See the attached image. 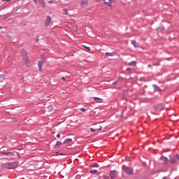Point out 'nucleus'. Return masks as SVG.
<instances>
[{
	"label": "nucleus",
	"mask_w": 179,
	"mask_h": 179,
	"mask_svg": "<svg viewBox=\"0 0 179 179\" xmlns=\"http://www.w3.org/2000/svg\"><path fill=\"white\" fill-rule=\"evenodd\" d=\"M62 80H66V78L65 77H62Z\"/></svg>",
	"instance_id": "2f4dec72"
},
{
	"label": "nucleus",
	"mask_w": 179,
	"mask_h": 179,
	"mask_svg": "<svg viewBox=\"0 0 179 179\" xmlns=\"http://www.w3.org/2000/svg\"><path fill=\"white\" fill-rule=\"evenodd\" d=\"M22 54H23V59L24 62L25 64H27L29 62V58L27 57V52L25 50H22Z\"/></svg>",
	"instance_id": "39448f33"
},
{
	"label": "nucleus",
	"mask_w": 179,
	"mask_h": 179,
	"mask_svg": "<svg viewBox=\"0 0 179 179\" xmlns=\"http://www.w3.org/2000/svg\"><path fill=\"white\" fill-rule=\"evenodd\" d=\"M1 153L5 156H8V157H13V156H15V154L12 152H3Z\"/></svg>",
	"instance_id": "0eeeda50"
},
{
	"label": "nucleus",
	"mask_w": 179,
	"mask_h": 179,
	"mask_svg": "<svg viewBox=\"0 0 179 179\" xmlns=\"http://www.w3.org/2000/svg\"><path fill=\"white\" fill-rule=\"evenodd\" d=\"M63 13H64V15H68V9H66V8H65V9H64L63 10Z\"/></svg>",
	"instance_id": "393cba45"
},
{
	"label": "nucleus",
	"mask_w": 179,
	"mask_h": 179,
	"mask_svg": "<svg viewBox=\"0 0 179 179\" xmlns=\"http://www.w3.org/2000/svg\"><path fill=\"white\" fill-rule=\"evenodd\" d=\"M127 71H132V69H131V68H127Z\"/></svg>",
	"instance_id": "e433bc0d"
},
{
	"label": "nucleus",
	"mask_w": 179,
	"mask_h": 179,
	"mask_svg": "<svg viewBox=\"0 0 179 179\" xmlns=\"http://www.w3.org/2000/svg\"><path fill=\"white\" fill-rule=\"evenodd\" d=\"M50 24H51V17L48 16L45 22V26H46V27H48Z\"/></svg>",
	"instance_id": "423d86ee"
},
{
	"label": "nucleus",
	"mask_w": 179,
	"mask_h": 179,
	"mask_svg": "<svg viewBox=\"0 0 179 179\" xmlns=\"http://www.w3.org/2000/svg\"><path fill=\"white\" fill-rule=\"evenodd\" d=\"M47 110H48V111L51 113V111H52V110H54V107L50 105V106H48Z\"/></svg>",
	"instance_id": "f3484780"
},
{
	"label": "nucleus",
	"mask_w": 179,
	"mask_h": 179,
	"mask_svg": "<svg viewBox=\"0 0 179 179\" xmlns=\"http://www.w3.org/2000/svg\"><path fill=\"white\" fill-rule=\"evenodd\" d=\"M131 64H135V62H132Z\"/></svg>",
	"instance_id": "79ce46f5"
},
{
	"label": "nucleus",
	"mask_w": 179,
	"mask_h": 179,
	"mask_svg": "<svg viewBox=\"0 0 179 179\" xmlns=\"http://www.w3.org/2000/svg\"><path fill=\"white\" fill-rule=\"evenodd\" d=\"M17 155L18 157L20 158V154L17 153Z\"/></svg>",
	"instance_id": "4c0bfd02"
},
{
	"label": "nucleus",
	"mask_w": 179,
	"mask_h": 179,
	"mask_svg": "<svg viewBox=\"0 0 179 179\" xmlns=\"http://www.w3.org/2000/svg\"><path fill=\"white\" fill-rule=\"evenodd\" d=\"M71 142H72V139L71 138H69V139H66V140H64V144L65 145V144H68V143H71Z\"/></svg>",
	"instance_id": "dca6fc26"
},
{
	"label": "nucleus",
	"mask_w": 179,
	"mask_h": 179,
	"mask_svg": "<svg viewBox=\"0 0 179 179\" xmlns=\"http://www.w3.org/2000/svg\"><path fill=\"white\" fill-rule=\"evenodd\" d=\"M49 3H54V1H52V0L49 1Z\"/></svg>",
	"instance_id": "f704fd0d"
},
{
	"label": "nucleus",
	"mask_w": 179,
	"mask_h": 179,
	"mask_svg": "<svg viewBox=\"0 0 179 179\" xmlns=\"http://www.w3.org/2000/svg\"><path fill=\"white\" fill-rule=\"evenodd\" d=\"M39 3L41 5L42 8L44 9L45 8V2L44 0H38Z\"/></svg>",
	"instance_id": "f8f14e48"
},
{
	"label": "nucleus",
	"mask_w": 179,
	"mask_h": 179,
	"mask_svg": "<svg viewBox=\"0 0 179 179\" xmlns=\"http://www.w3.org/2000/svg\"><path fill=\"white\" fill-rule=\"evenodd\" d=\"M0 79H1V80H5V75L3 74L0 75Z\"/></svg>",
	"instance_id": "5701e85b"
},
{
	"label": "nucleus",
	"mask_w": 179,
	"mask_h": 179,
	"mask_svg": "<svg viewBox=\"0 0 179 179\" xmlns=\"http://www.w3.org/2000/svg\"><path fill=\"white\" fill-rule=\"evenodd\" d=\"M57 138H61V134H58L57 135Z\"/></svg>",
	"instance_id": "72a5a7b5"
},
{
	"label": "nucleus",
	"mask_w": 179,
	"mask_h": 179,
	"mask_svg": "<svg viewBox=\"0 0 179 179\" xmlns=\"http://www.w3.org/2000/svg\"><path fill=\"white\" fill-rule=\"evenodd\" d=\"M83 47H85V48H86V50H87V51H90V47L85 46V45H83Z\"/></svg>",
	"instance_id": "a878e982"
},
{
	"label": "nucleus",
	"mask_w": 179,
	"mask_h": 179,
	"mask_svg": "<svg viewBox=\"0 0 179 179\" xmlns=\"http://www.w3.org/2000/svg\"><path fill=\"white\" fill-rule=\"evenodd\" d=\"M163 108V104H158L157 106L155 107V113H160V111H162Z\"/></svg>",
	"instance_id": "20e7f679"
},
{
	"label": "nucleus",
	"mask_w": 179,
	"mask_h": 179,
	"mask_svg": "<svg viewBox=\"0 0 179 179\" xmlns=\"http://www.w3.org/2000/svg\"><path fill=\"white\" fill-rule=\"evenodd\" d=\"M178 160H179V155H176Z\"/></svg>",
	"instance_id": "ea45409f"
},
{
	"label": "nucleus",
	"mask_w": 179,
	"mask_h": 179,
	"mask_svg": "<svg viewBox=\"0 0 179 179\" xmlns=\"http://www.w3.org/2000/svg\"><path fill=\"white\" fill-rule=\"evenodd\" d=\"M88 5H89V1L87 0H82L81 1L82 8H87Z\"/></svg>",
	"instance_id": "6e6552de"
},
{
	"label": "nucleus",
	"mask_w": 179,
	"mask_h": 179,
	"mask_svg": "<svg viewBox=\"0 0 179 179\" xmlns=\"http://www.w3.org/2000/svg\"><path fill=\"white\" fill-rule=\"evenodd\" d=\"M56 154L57 155H59L60 156H62L64 154L63 153H59V152H56Z\"/></svg>",
	"instance_id": "c85d7f7f"
},
{
	"label": "nucleus",
	"mask_w": 179,
	"mask_h": 179,
	"mask_svg": "<svg viewBox=\"0 0 179 179\" xmlns=\"http://www.w3.org/2000/svg\"><path fill=\"white\" fill-rule=\"evenodd\" d=\"M43 64H44V60H41V61L38 62V66L39 68V71H41V69H43Z\"/></svg>",
	"instance_id": "9b49d317"
},
{
	"label": "nucleus",
	"mask_w": 179,
	"mask_h": 179,
	"mask_svg": "<svg viewBox=\"0 0 179 179\" xmlns=\"http://www.w3.org/2000/svg\"><path fill=\"white\" fill-rule=\"evenodd\" d=\"M34 1L36 3H37V0H34Z\"/></svg>",
	"instance_id": "a19ab883"
},
{
	"label": "nucleus",
	"mask_w": 179,
	"mask_h": 179,
	"mask_svg": "<svg viewBox=\"0 0 179 179\" xmlns=\"http://www.w3.org/2000/svg\"><path fill=\"white\" fill-rule=\"evenodd\" d=\"M117 81H115L114 83H113V85H117Z\"/></svg>",
	"instance_id": "c9c22d12"
},
{
	"label": "nucleus",
	"mask_w": 179,
	"mask_h": 179,
	"mask_svg": "<svg viewBox=\"0 0 179 179\" xmlns=\"http://www.w3.org/2000/svg\"><path fill=\"white\" fill-rule=\"evenodd\" d=\"M64 145H65V144L64 143V142L62 143V142H61V141H57V143H56V144H55V148L56 149H58V148H61V146H64Z\"/></svg>",
	"instance_id": "9d476101"
},
{
	"label": "nucleus",
	"mask_w": 179,
	"mask_h": 179,
	"mask_svg": "<svg viewBox=\"0 0 179 179\" xmlns=\"http://www.w3.org/2000/svg\"><path fill=\"white\" fill-rule=\"evenodd\" d=\"M153 87H154L155 90H157V92L162 91V89H160V87L159 86L156 85H154Z\"/></svg>",
	"instance_id": "2eb2a0df"
},
{
	"label": "nucleus",
	"mask_w": 179,
	"mask_h": 179,
	"mask_svg": "<svg viewBox=\"0 0 179 179\" xmlns=\"http://www.w3.org/2000/svg\"><path fill=\"white\" fill-rule=\"evenodd\" d=\"M90 167H99V165L98 163L95 162L94 164H91Z\"/></svg>",
	"instance_id": "6ab92c4d"
},
{
	"label": "nucleus",
	"mask_w": 179,
	"mask_h": 179,
	"mask_svg": "<svg viewBox=\"0 0 179 179\" xmlns=\"http://www.w3.org/2000/svg\"><path fill=\"white\" fill-rule=\"evenodd\" d=\"M171 164H174V163H176V158L174 157L171 158Z\"/></svg>",
	"instance_id": "412c9836"
},
{
	"label": "nucleus",
	"mask_w": 179,
	"mask_h": 179,
	"mask_svg": "<svg viewBox=\"0 0 179 179\" xmlns=\"http://www.w3.org/2000/svg\"><path fill=\"white\" fill-rule=\"evenodd\" d=\"M80 110L83 111V113H86V110L85 109V108H81Z\"/></svg>",
	"instance_id": "bb28decb"
},
{
	"label": "nucleus",
	"mask_w": 179,
	"mask_h": 179,
	"mask_svg": "<svg viewBox=\"0 0 179 179\" xmlns=\"http://www.w3.org/2000/svg\"><path fill=\"white\" fill-rule=\"evenodd\" d=\"M102 128L103 127H101V125H100V123H97L95 125L94 128L90 129V131H92V132H96L97 131H101Z\"/></svg>",
	"instance_id": "7ed1b4c3"
},
{
	"label": "nucleus",
	"mask_w": 179,
	"mask_h": 179,
	"mask_svg": "<svg viewBox=\"0 0 179 179\" xmlns=\"http://www.w3.org/2000/svg\"><path fill=\"white\" fill-rule=\"evenodd\" d=\"M17 167V162H9L6 164V169H8L9 170H12L13 169H16Z\"/></svg>",
	"instance_id": "f257e3e1"
},
{
	"label": "nucleus",
	"mask_w": 179,
	"mask_h": 179,
	"mask_svg": "<svg viewBox=\"0 0 179 179\" xmlns=\"http://www.w3.org/2000/svg\"><path fill=\"white\" fill-rule=\"evenodd\" d=\"M116 117L119 118V119L124 118V115H117Z\"/></svg>",
	"instance_id": "b1692460"
},
{
	"label": "nucleus",
	"mask_w": 179,
	"mask_h": 179,
	"mask_svg": "<svg viewBox=\"0 0 179 179\" xmlns=\"http://www.w3.org/2000/svg\"><path fill=\"white\" fill-rule=\"evenodd\" d=\"M110 176L111 179L115 178V177L117 176V171H111L110 173Z\"/></svg>",
	"instance_id": "1a4fd4ad"
},
{
	"label": "nucleus",
	"mask_w": 179,
	"mask_h": 179,
	"mask_svg": "<svg viewBox=\"0 0 179 179\" xmlns=\"http://www.w3.org/2000/svg\"><path fill=\"white\" fill-rule=\"evenodd\" d=\"M161 160H162V162H164L165 164H167V158H166L165 157H162Z\"/></svg>",
	"instance_id": "a211bd4d"
},
{
	"label": "nucleus",
	"mask_w": 179,
	"mask_h": 179,
	"mask_svg": "<svg viewBox=\"0 0 179 179\" xmlns=\"http://www.w3.org/2000/svg\"><path fill=\"white\" fill-rule=\"evenodd\" d=\"M3 2H10V0H2Z\"/></svg>",
	"instance_id": "c756f323"
},
{
	"label": "nucleus",
	"mask_w": 179,
	"mask_h": 179,
	"mask_svg": "<svg viewBox=\"0 0 179 179\" xmlns=\"http://www.w3.org/2000/svg\"><path fill=\"white\" fill-rule=\"evenodd\" d=\"M110 178V177L107 176H103V179H108Z\"/></svg>",
	"instance_id": "cd10ccee"
},
{
	"label": "nucleus",
	"mask_w": 179,
	"mask_h": 179,
	"mask_svg": "<svg viewBox=\"0 0 179 179\" xmlns=\"http://www.w3.org/2000/svg\"><path fill=\"white\" fill-rule=\"evenodd\" d=\"M94 99L96 103H103V99H101V98L94 97Z\"/></svg>",
	"instance_id": "4468645a"
},
{
	"label": "nucleus",
	"mask_w": 179,
	"mask_h": 179,
	"mask_svg": "<svg viewBox=\"0 0 179 179\" xmlns=\"http://www.w3.org/2000/svg\"><path fill=\"white\" fill-rule=\"evenodd\" d=\"M104 3H106V5H108V6L111 7L113 6V3L110 1H109V2L105 1Z\"/></svg>",
	"instance_id": "4be33fe9"
},
{
	"label": "nucleus",
	"mask_w": 179,
	"mask_h": 179,
	"mask_svg": "<svg viewBox=\"0 0 179 179\" xmlns=\"http://www.w3.org/2000/svg\"><path fill=\"white\" fill-rule=\"evenodd\" d=\"M131 44H133V45L135 47V41H132Z\"/></svg>",
	"instance_id": "7c9ffc66"
},
{
	"label": "nucleus",
	"mask_w": 179,
	"mask_h": 179,
	"mask_svg": "<svg viewBox=\"0 0 179 179\" xmlns=\"http://www.w3.org/2000/svg\"><path fill=\"white\" fill-rule=\"evenodd\" d=\"M106 57H114V55H115V52H107L106 53Z\"/></svg>",
	"instance_id": "ddd939ff"
},
{
	"label": "nucleus",
	"mask_w": 179,
	"mask_h": 179,
	"mask_svg": "<svg viewBox=\"0 0 179 179\" xmlns=\"http://www.w3.org/2000/svg\"><path fill=\"white\" fill-rule=\"evenodd\" d=\"M13 121L14 122H16V117H13Z\"/></svg>",
	"instance_id": "473e14b6"
},
{
	"label": "nucleus",
	"mask_w": 179,
	"mask_h": 179,
	"mask_svg": "<svg viewBox=\"0 0 179 179\" xmlns=\"http://www.w3.org/2000/svg\"><path fill=\"white\" fill-rule=\"evenodd\" d=\"M141 80L143 81V80H145V78H141Z\"/></svg>",
	"instance_id": "58836bf2"
},
{
	"label": "nucleus",
	"mask_w": 179,
	"mask_h": 179,
	"mask_svg": "<svg viewBox=\"0 0 179 179\" xmlns=\"http://www.w3.org/2000/svg\"><path fill=\"white\" fill-rule=\"evenodd\" d=\"M0 29H2V27H0Z\"/></svg>",
	"instance_id": "c03bdc74"
},
{
	"label": "nucleus",
	"mask_w": 179,
	"mask_h": 179,
	"mask_svg": "<svg viewBox=\"0 0 179 179\" xmlns=\"http://www.w3.org/2000/svg\"><path fill=\"white\" fill-rule=\"evenodd\" d=\"M122 169L124 171L126 174L131 175V174L134 173V171L132 170V169H131L129 167H127V166H125V165L122 166Z\"/></svg>",
	"instance_id": "f03ea898"
},
{
	"label": "nucleus",
	"mask_w": 179,
	"mask_h": 179,
	"mask_svg": "<svg viewBox=\"0 0 179 179\" xmlns=\"http://www.w3.org/2000/svg\"><path fill=\"white\" fill-rule=\"evenodd\" d=\"M90 173H91V174H97V170L96 169L91 170Z\"/></svg>",
	"instance_id": "aec40b11"
},
{
	"label": "nucleus",
	"mask_w": 179,
	"mask_h": 179,
	"mask_svg": "<svg viewBox=\"0 0 179 179\" xmlns=\"http://www.w3.org/2000/svg\"><path fill=\"white\" fill-rule=\"evenodd\" d=\"M36 41H38V39L36 38Z\"/></svg>",
	"instance_id": "37998d69"
}]
</instances>
